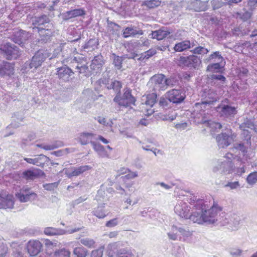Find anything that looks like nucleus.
<instances>
[{"label":"nucleus","instance_id":"26","mask_svg":"<svg viewBox=\"0 0 257 257\" xmlns=\"http://www.w3.org/2000/svg\"><path fill=\"white\" fill-rule=\"evenodd\" d=\"M157 95L156 93H149L143 96L142 98V104L152 107L156 102Z\"/></svg>","mask_w":257,"mask_h":257},{"label":"nucleus","instance_id":"50","mask_svg":"<svg viewBox=\"0 0 257 257\" xmlns=\"http://www.w3.org/2000/svg\"><path fill=\"white\" fill-rule=\"evenodd\" d=\"M246 182L250 185H253L257 183V172L250 173L246 179Z\"/></svg>","mask_w":257,"mask_h":257},{"label":"nucleus","instance_id":"54","mask_svg":"<svg viewBox=\"0 0 257 257\" xmlns=\"http://www.w3.org/2000/svg\"><path fill=\"white\" fill-rule=\"evenodd\" d=\"M223 187L227 189L228 188L229 190H235L240 187V184L238 181H228L223 185Z\"/></svg>","mask_w":257,"mask_h":257},{"label":"nucleus","instance_id":"64","mask_svg":"<svg viewBox=\"0 0 257 257\" xmlns=\"http://www.w3.org/2000/svg\"><path fill=\"white\" fill-rule=\"evenodd\" d=\"M103 247H100L91 252V257H102L103 253Z\"/></svg>","mask_w":257,"mask_h":257},{"label":"nucleus","instance_id":"13","mask_svg":"<svg viewBox=\"0 0 257 257\" xmlns=\"http://www.w3.org/2000/svg\"><path fill=\"white\" fill-rule=\"evenodd\" d=\"M26 249L31 256H37L43 250V244L37 239H31L26 243Z\"/></svg>","mask_w":257,"mask_h":257},{"label":"nucleus","instance_id":"6","mask_svg":"<svg viewBox=\"0 0 257 257\" xmlns=\"http://www.w3.org/2000/svg\"><path fill=\"white\" fill-rule=\"evenodd\" d=\"M175 62L178 66L182 68L184 67L196 68L201 63L199 57L194 55L188 56H181L176 59Z\"/></svg>","mask_w":257,"mask_h":257},{"label":"nucleus","instance_id":"34","mask_svg":"<svg viewBox=\"0 0 257 257\" xmlns=\"http://www.w3.org/2000/svg\"><path fill=\"white\" fill-rule=\"evenodd\" d=\"M190 40H185L175 44L174 50L176 52H181L190 49Z\"/></svg>","mask_w":257,"mask_h":257},{"label":"nucleus","instance_id":"31","mask_svg":"<svg viewBox=\"0 0 257 257\" xmlns=\"http://www.w3.org/2000/svg\"><path fill=\"white\" fill-rule=\"evenodd\" d=\"M230 217L227 215L224 212H220L218 215L217 222L215 223V224L218 225L220 226H225L231 223Z\"/></svg>","mask_w":257,"mask_h":257},{"label":"nucleus","instance_id":"52","mask_svg":"<svg viewBox=\"0 0 257 257\" xmlns=\"http://www.w3.org/2000/svg\"><path fill=\"white\" fill-rule=\"evenodd\" d=\"M190 52L194 54L204 55L208 53L209 50L204 47L199 46L191 50Z\"/></svg>","mask_w":257,"mask_h":257},{"label":"nucleus","instance_id":"38","mask_svg":"<svg viewBox=\"0 0 257 257\" xmlns=\"http://www.w3.org/2000/svg\"><path fill=\"white\" fill-rule=\"evenodd\" d=\"M94 134L91 133H82L79 135V141L82 145H86L92 141Z\"/></svg>","mask_w":257,"mask_h":257},{"label":"nucleus","instance_id":"21","mask_svg":"<svg viewBox=\"0 0 257 257\" xmlns=\"http://www.w3.org/2000/svg\"><path fill=\"white\" fill-rule=\"evenodd\" d=\"M218 107L221 114L226 117H233L237 112L236 107L229 104H221Z\"/></svg>","mask_w":257,"mask_h":257},{"label":"nucleus","instance_id":"46","mask_svg":"<svg viewBox=\"0 0 257 257\" xmlns=\"http://www.w3.org/2000/svg\"><path fill=\"white\" fill-rule=\"evenodd\" d=\"M108 29L112 35L118 36L120 31L119 25L113 22H110L108 23Z\"/></svg>","mask_w":257,"mask_h":257},{"label":"nucleus","instance_id":"53","mask_svg":"<svg viewBox=\"0 0 257 257\" xmlns=\"http://www.w3.org/2000/svg\"><path fill=\"white\" fill-rule=\"evenodd\" d=\"M80 242L82 244L89 248L93 247L95 244L94 240L93 239L88 237H85L80 239Z\"/></svg>","mask_w":257,"mask_h":257},{"label":"nucleus","instance_id":"12","mask_svg":"<svg viewBox=\"0 0 257 257\" xmlns=\"http://www.w3.org/2000/svg\"><path fill=\"white\" fill-rule=\"evenodd\" d=\"M56 75L60 81L64 82H69L74 77L73 70L66 65L56 68Z\"/></svg>","mask_w":257,"mask_h":257},{"label":"nucleus","instance_id":"41","mask_svg":"<svg viewBox=\"0 0 257 257\" xmlns=\"http://www.w3.org/2000/svg\"><path fill=\"white\" fill-rule=\"evenodd\" d=\"M91 168V167L88 165L81 166L78 168H75L74 170L69 174V176H78L83 173L89 170Z\"/></svg>","mask_w":257,"mask_h":257},{"label":"nucleus","instance_id":"29","mask_svg":"<svg viewBox=\"0 0 257 257\" xmlns=\"http://www.w3.org/2000/svg\"><path fill=\"white\" fill-rule=\"evenodd\" d=\"M172 230L174 231H177L179 232V235L180 238L181 236L184 238H187L192 235V232L190 231L188 227H183L178 225H173Z\"/></svg>","mask_w":257,"mask_h":257},{"label":"nucleus","instance_id":"55","mask_svg":"<svg viewBox=\"0 0 257 257\" xmlns=\"http://www.w3.org/2000/svg\"><path fill=\"white\" fill-rule=\"evenodd\" d=\"M12 256L13 257H26L24 255L23 252V248L20 246L13 248Z\"/></svg>","mask_w":257,"mask_h":257},{"label":"nucleus","instance_id":"48","mask_svg":"<svg viewBox=\"0 0 257 257\" xmlns=\"http://www.w3.org/2000/svg\"><path fill=\"white\" fill-rule=\"evenodd\" d=\"M242 130V133L241 134L243 141L247 142V144L248 145H251V135L250 132L247 129H241Z\"/></svg>","mask_w":257,"mask_h":257},{"label":"nucleus","instance_id":"23","mask_svg":"<svg viewBox=\"0 0 257 257\" xmlns=\"http://www.w3.org/2000/svg\"><path fill=\"white\" fill-rule=\"evenodd\" d=\"M143 34V31L136 27H127L123 30L122 37L124 38L130 37H135L137 35H142Z\"/></svg>","mask_w":257,"mask_h":257},{"label":"nucleus","instance_id":"51","mask_svg":"<svg viewBox=\"0 0 257 257\" xmlns=\"http://www.w3.org/2000/svg\"><path fill=\"white\" fill-rule=\"evenodd\" d=\"M201 123L205 124L207 126H213L216 129H221L223 127L222 125L219 122H213L210 120H205L202 119Z\"/></svg>","mask_w":257,"mask_h":257},{"label":"nucleus","instance_id":"61","mask_svg":"<svg viewBox=\"0 0 257 257\" xmlns=\"http://www.w3.org/2000/svg\"><path fill=\"white\" fill-rule=\"evenodd\" d=\"M210 78L212 80H219L222 84H224L226 81V78L221 74H212L210 76Z\"/></svg>","mask_w":257,"mask_h":257},{"label":"nucleus","instance_id":"10","mask_svg":"<svg viewBox=\"0 0 257 257\" xmlns=\"http://www.w3.org/2000/svg\"><path fill=\"white\" fill-rule=\"evenodd\" d=\"M51 56V53L47 50H40L37 51L32 57L31 62L29 64L30 69H37L41 66L42 63L47 58Z\"/></svg>","mask_w":257,"mask_h":257},{"label":"nucleus","instance_id":"4","mask_svg":"<svg viewBox=\"0 0 257 257\" xmlns=\"http://www.w3.org/2000/svg\"><path fill=\"white\" fill-rule=\"evenodd\" d=\"M123 93L122 96L121 93L116 94L113 100L117 103L119 107L126 108L132 105H135L136 99L132 94V90L125 87L123 90Z\"/></svg>","mask_w":257,"mask_h":257},{"label":"nucleus","instance_id":"24","mask_svg":"<svg viewBox=\"0 0 257 257\" xmlns=\"http://www.w3.org/2000/svg\"><path fill=\"white\" fill-rule=\"evenodd\" d=\"M43 172L39 169H29L24 171L22 177L26 180H33L41 176Z\"/></svg>","mask_w":257,"mask_h":257},{"label":"nucleus","instance_id":"56","mask_svg":"<svg viewBox=\"0 0 257 257\" xmlns=\"http://www.w3.org/2000/svg\"><path fill=\"white\" fill-rule=\"evenodd\" d=\"M38 229L32 227V228H26L23 230V233L26 235L35 236L39 234Z\"/></svg>","mask_w":257,"mask_h":257},{"label":"nucleus","instance_id":"1","mask_svg":"<svg viewBox=\"0 0 257 257\" xmlns=\"http://www.w3.org/2000/svg\"><path fill=\"white\" fill-rule=\"evenodd\" d=\"M203 199H198V202L194 206L193 215L191 217L192 221L199 224H215L217 222L218 215L222 210V207L214 203L212 206L207 209V204Z\"/></svg>","mask_w":257,"mask_h":257},{"label":"nucleus","instance_id":"35","mask_svg":"<svg viewBox=\"0 0 257 257\" xmlns=\"http://www.w3.org/2000/svg\"><path fill=\"white\" fill-rule=\"evenodd\" d=\"M17 197L21 202H26L35 200L37 198L36 193H31L30 194L20 192L17 194Z\"/></svg>","mask_w":257,"mask_h":257},{"label":"nucleus","instance_id":"36","mask_svg":"<svg viewBox=\"0 0 257 257\" xmlns=\"http://www.w3.org/2000/svg\"><path fill=\"white\" fill-rule=\"evenodd\" d=\"M11 100L10 95L5 94L0 89V110L1 111L6 110L7 108V103Z\"/></svg>","mask_w":257,"mask_h":257},{"label":"nucleus","instance_id":"60","mask_svg":"<svg viewBox=\"0 0 257 257\" xmlns=\"http://www.w3.org/2000/svg\"><path fill=\"white\" fill-rule=\"evenodd\" d=\"M168 95H167L166 97H162L160 98L159 100V105L160 106L163 107V108L167 109L169 108V104L170 103Z\"/></svg>","mask_w":257,"mask_h":257},{"label":"nucleus","instance_id":"20","mask_svg":"<svg viewBox=\"0 0 257 257\" xmlns=\"http://www.w3.org/2000/svg\"><path fill=\"white\" fill-rule=\"evenodd\" d=\"M14 63L4 61L0 64V76L3 77H10L14 74Z\"/></svg>","mask_w":257,"mask_h":257},{"label":"nucleus","instance_id":"25","mask_svg":"<svg viewBox=\"0 0 257 257\" xmlns=\"http://www.w3.org/2000/svg\"><path fill=\"white\" fill-rule=\"evenodd\" d=\"M104 63L103 56L101 55H98L95 56L92 60L90 67L91 69L96 71L97 73L100 70Z\"/></svg>","mask_w":257,"mask_h":257},{"label":"nucleus","instance_id":"37","mask_svg":"<svg viewBox=\"0 0 257 257\" xmlns=\"http://www.w3.org/2000/svg\"><path fill=\"white\" fill-rule=\"evenodd\" d=\"M63 146V142L60 141H55V142L50 145H45L44 144L36 145V146L37 147L42 148L45 150H52L59 147H62Z\"/></svg>","mask_w":257,"mask_h":257},{"label":"nucleus","instance_id":"44","mask_svg":"<svg viewBox=\"0 0 257 257\" xmlns=\"http://www.w3.org/2000/svg\"><path fill=\"white\" fill-rule=\"evenodd\" d=\"M122 88V83L120 81L117 80H111L110 85L108 86V89H113L116 94L120 93V90Z\"/></svg>","mask_w":257,"mask_h":257},{"label":"nucleus","instance_id":"15","mask_svg":"<svg viewBox=\"0 0 257 257\" xmlns=\"http://www.w3.org/2000/svg\"><path fill=\"white\" fill-rule=\"evenodd\" d=\"M31 37V33L23 30H15L11 36V40L19 45L23 44Z\"/></svg>","mask_w":257,"mask_h":257},{"label":"nucleus","instance_id":"62","mask_svg":"<svg viewBox=\"0 0 257 257\" xmlns=\"http://www.w3.org/2000/svg\"><path fill=\"white\" fill-rule=\"evenodd\" d=\"M242 250L237 248H232L230 249L229 253L232 257H239L241 256Z\"/></svg>","mask_w":257,"mask_h":257},{"label":"nucleus","instance_id":"33","mask_svg":"<svg viewBox=\"0 0 257 257\" xmlns=\"http://www.w3.org/2000/svg\"><path fill=\"white\" fill-rule=\"evenodd\" d=\"M90 144L92 146L94 150L97 153L100 157L102 158L108 157L109 154L107 153L102 145L93 141H91Z\"/></svg>","mask_w":257,"mask_h":257},{"label":"nucleus","instance_id":"57","mask_svg":"<svg viewBox=\"0 0 257 257\" xmlns=\"http://www.w3.org/2000/svg\"><path fill=\"white\" fill-rule=\"evenodd\" d=\"M211 4L213 10L219 9L223 6L227 5L226 2L224 3L222 0H212Z\"/></svg>","mask_w":257,"mask_h":257},{"label":"nucleus","instance_id":"8","mask_svg":"<svg viewBox=\"0 0 257 257\" xmlns=\"http://www.w3.org/2000/svg\"><path fill=\"white\" fill-rule=\"evenodd\" d=\"M32 24L33 27V31L37 30L41 28H49L54 26L49 17L47 15H42L40 16L31 17Z\"/></svg>","mask_w":257,"mask_h":257},{"label":"nucleus","instance_id":"22","mask_svg":"<svg viewBox=\"0 0 257 257\" xmlns=\"http://www.w3.org/2000/svg\"><path fill=\"white\" fill-rule=\"evenodd\" d=\"M14 198L12 195L8 194L5 197L0 195V209H12L14 205Z\"/></svg>","mask_w":257,"mask_h":257},{"label":"nucleus","instance_id":"5","mask_svg":"<svg viewBox=\"0 0 257 257\" xmlns=\"http://www.w3.org/2000/svg\"><path fill=\"white\" fill-rule=\"evenodd\" d=\"M0 50L1 54L8 60L16 59L21 54L19 48L10 42L2 44Z\"/></svg>","mask_w":257,"mask_h":257},{"label":"nucleus","instance_id":"18","mask_svg":"<svg viewBox=\"0 0 257 257\" xmlns=\"http://www.w3.org/2000/svg\"><path fill=\"white\" fill-rule=\"evenodd\" d=\"M80 230L79 228H75L73 229L65 230L59 228L47 227L45 228L44 232L46 235L50 236L61 235L66 233L71 234Z\"/></svg>","mask_w":257,"mask_h":257},{"label":"nucleus","instance_id":"40","mask_svg":"<svg viewBox=\"0 0 257 257\" xmlns=\"http://www.w3.org/2000/svg\"><path fill=\"white\" fill-rule=\"evenodd\" d=\"M240 129H246L249 128L253 130L255 132H257V128L254 126L253 121L248 118L244 119L243 121L239 125Z\"/></svg>","mask_w":257,"mask_h":257},{"label":"nucleus","instance_id":"45","mask_svg":"<svg viewBox=\"0 0 257 257\" xmlns=\"http://www.w3.org/2000/svg\"><path fill=\"white\" fill-rule=\"evenodd\" d=\"M87 253V250L82 246L76 247L73 249V254L76 257H86Z\"/></svg>","mask_w":257,"mask_h":257},{"label":"nucleus","instance_id":"28","mask_svg":"<svg viewBox=\"0 0 257 257\" xmlns=\"http://www.w3.org/2000/svg\"><path fill=\"white\" fill-rule=\"evenodd\" d=\"M46 158L45 155H40L34 159L25 158H24V160L29 164H32L39 167H43Z\"/></svg>","mask_w":257,"mask_h":257},{"label":"nucleus","instance_id":"3","mask_svg":"<svg viewBox=\"0 0 257 257\" xmlns=\"http://www.w3.org/2000/svg\"><path fill=\"white\" fill-rule=\"evenodd\" d=\"M233 155L227 153L220 159L218 160L213 168V171L223 174L232 173L234 168V163L232 162Z\"/></svg>","mask_w":257,"mask_h":257},{"label":"nucleus","instance_id":"59","mask_svg":"<svg viewBox=\"0 0 257 257\" xmlns=\"http://www.w3.org/2000/svg\"><path fill=\"white\" fill-rule=\"evenodd\" d=\"M156 53L157 51L155 49H150L149 50L145 52L143 54H142V57L138 58V59H140L142 57H143V59H148L154 55Z\"/></svg>","mask_w":257,"mask_h":257},{"label":"nucleus","instance_id":"63","mask_svg":"<svg viewBox=\"0 0 257 257\" xmlns=\"http://www.w3.org/2000/svg\"><path fill=\"white\" fill-rule=\"evenodd\" d=\"M209 59L210 60H215L217 61L221 62L223 59V57L220 54L219 52L216 51L209 56Z\"/></svg>","mask_w":257,"mask_h":257},{"label":"nucleus","instance_id":"27","mask_svg":"<svg viewBox=\"0 0 257 257\" xmlns=\"http://www.w3.org/2000/svg\"><path fill=\"white\" fill-rule=\"evenodd\" d=\"M105 206V203L99 204L97 207L93 209L92 212V214L99 219L104 218L108 214V212L104 209Z\"/></svg>","mask_w":257,"mask_h":257},{"label":"nucleus","instance_id":"43","mask_svg":"<svg viewBox=\"0 0 257 257\" xmlns=\"http://www.w3.org/2000/svg\"><path fill=\"white\" fill-rule=\"evenodd\" d=\"M97 47V42L95 39H91L85 43L81 48L86 52L93 51Z\"/></svg>","mask_w":257,"mask_h":257},{"label":"nucleus","instance_id":"11","mask_svg":"<svg viewBox=\"0 0 257 257\" xmlns=\"http://www.w3.org/2000/svg\"><path fill=\"white\" fill-rule=\"evenodd\" d=\"M37 32L39 35V38L38 42L40 44H46L51 41V39L55 32L54 26L49 28H44L42 29L39 28L37 30L33 31Z\"/></svg>","mask_w":257,"mask_h":257},{"label":"nucleus","instance_id":"58","mask_svg":"<svg viewBox=\"0 0 257 257\" xmlns=\"http://www.w3.org/2000/svg\"><path fill=\"white\" fill-rule=\"evenodd\" d=\"M221 69V66L219 62L212 63L208 65L207 70L210 72H217Z\"/></svg>","mask_w":257,"mask_h":257},{"label":"nucleus","instance_id":"30","mask_svg":"<svg viewBox=\"0 0 257 257\" xmlns=\"http://www.w3.org/2000/svg\"><path fill=\"white\" fill-rule=\"evenodd\" d=\"M170 34V32L167 30V28H163L158 30L152 31L151 38L161 40L167 37Z\"/></svg>","mask_w":257,"mask_h":257},{"label":"nucleus","instance_id":"2","mask_svg":"<svg viewBox=\"0 0 257 257\" xmlns=\"http://www.w3.org/2000/svg\"><path fill=\"white\" fill-rule=\"evenodd\" d=\"M189 194V195H186L181 193L179 195V199L177 203L174 207V211L176 214L182 218L185 219H189L192 221L191 219V216L193 215L194 206L198 202V199L194 194L190 193L189 191H185Z\"/></svg>","mask_w":257,"mask_h":257},{"label":"nucleus","instance_id":"7","mask_svg":"<svg viewBox=\"0 0 257 257\" xmlns=\"http://www.w3.org/2000/svg\"><path fill=\"white\" fill-rule=\"evenodd\" d=\"M236 137V135L230 128H226L224 132L216 136V140L220 148H225L229 146Z\"/></svg>","mask_w":257,"mask_h":257},{"label":"nucleus","instance_id":"9","mask_svg":"<svg viewBox=\"0 0 257 257\" xmlns=\"http://www.w3.org/2000/svg\"><path fill=\"white\" fill-rule=\"evenodd\" d=\"M201 102L196 103V105H207L213 104L217 100L216 91L211 89H204L201 94Z\"/></svg>","mask_w":257,"mask_h":257},{"label":"nucleus","instance_id":"39","mask_svg":"<svg viewBox=\"0 0 257 257\" xmlns=\"http://www.w3.org/2000/svg\"><path fill=\"white\" fill-rule=\"evenodd\" d=\"M251 145L247 144V142L242 141L239 143H235L233 145V149L241 151L243 155L247 152V149Z\"/></svg>","mask_w":257,"mask_h":257},{"label":"nucleus","instance_id":"19","mask_svg":"<svg viewBox=\"0 0 257 257\" xmlns=\"http://www.w3.org/2000/svg\"><path fill=\"white\" fill-rule=\"evenodd\" d=\"M208 1L194 0L188 2L187 9L195 12L205 11L208 9Z\"/></svg>","mask_w":257,"mask_h":257},{"label":"nucleus","instance_id":"42","mask_svg":"<svg viewBox=\"0 0 257 257\" xmlns=\"http://www.w3.org/2000/svg\"><path fill=\"white\" fill-rule=\"evenodd\" d=\"M70 251L66 248L58 249L55 251L53 255L49 254L45 257H70Z\"/></svg>","mask_w":257,"mask_h":257},{"label":"nucleus","instance_id":"16","mask_svg":"<svg viewBox=\"0 0 257 257\" xmlns=\"http://www.w3.org/2000/svg\"><path fill=\"white\" fill-rule=\"evenodd\" d=\"M109 257H137V253L134 249L130 248H121L116 250L110 251L108 254Z\"/></svg>","mask_w":257,"mask_h":257},{"label":"nucleus","instance_id":"14","mask_svg":"<svg viewBox=\"0 0 257 257\" xmlns=\"http://www.w3.org/2000/svg\"><path fill=\"white\" fill-rule=\"evenodd\" d=\"M167 93L170 102H172L173 103L180 104L184 100L186 97L185 92L181 89H173Z\"/></svg>","mask_w":257,"mask_h":257},{"label":"nucleus","instance_id":"47","mask_svg":"<svg viewBox=\"0 0 257 257\" xmlns=\"http://www.w3.org/2000/svg\"><path fill=\"white\" fill-rule=\"evenodd\" d=\"M73 61L77 63V65L76 66V69H78L81 68V66H84L87 64V58L84 57H75Z\"/></svg>","mask_w":257,"mask_h":257},{"label":"nucleus","instance_id":"49","mask_svg":"<svg viewBox=\"0 0 257 257\" xmlns=\"http://www.w3.org/2000/svg\"><path fill=\"white\" fill-rule=\"evenodd\" d=\"M95 119L100 124H101L108 128L111 127L113 124L112 120L111 119H109L108 120H107L104 117H102L101 116H97V117H95Z\"/></svg>","mask_w":257,"mask_h":257},{"label":"nucleus","instance_id":"32","mask_svg":"<svg viewBox=\"0 0 257 257\" xmlns=\"http://www.w3.org/2000/svg\"><path fill=\"white\" fill-rule=\"evenodd\" d=\"M110 58L112 60V64L115 69L116 70H120L122 67V62L125 58V57L124 56H119L116 55L115 53H112Z\"/></svg>","mask_w":257,"mask_h":257},{"label":"nucleus","instance_id":"17","mask_svg":"<svg viewBox=\"0 0 257 257\" xmlns=\"http://www.w3.org/2000/svg\"><path fill=\"white\" fill-rule=\"evenodd\" d=\"M150 81L154 84L153 89L155 91L166 89L165 76L164 74L155 75L151 77Z\"/></svg>","mask_w":257,"mask_h":257}]
</instances>
